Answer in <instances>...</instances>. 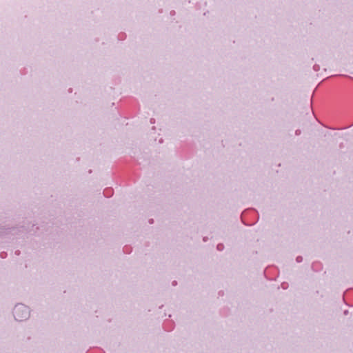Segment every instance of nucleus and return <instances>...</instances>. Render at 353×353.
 <instances>
[{"mask_svg": "<svg viewBox=\"0 0 353 353\" xmlns=\"http://www.w3.org/2000/svg\"><path fill=\"white\" fill-rule=\"evenodd\" d=\"M29 312L23 305H17L14 310V316L16 320L23 321L28 316Z\"/></svg>", "mask_w": 353, "mask_h": 353, "instance_id": "1", "label": "nucleus"}]
</instances>
